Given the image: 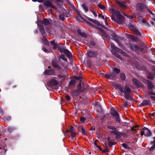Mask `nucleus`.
Wrapping results in <instances>:
<instances>
[{
    "label": "nucleus",
    "mask_w": 155,
    "mask_h": 155,
    "mask_svg": "<svg viewBox=\"0 0 155 155\" xmlns=\"http://www.w3.org/2000/svg\"><path fill=\"white\" fill-rule=\"evenodd\" d=\"M129 47L132 50L139 54H142L143 53H144L147 51V46L146 45L140 47L135 44L130 43Z\"/></svg>",
    "instance_id": "f257e3e1"
},
{
    "label": "nucleus",
    "mask_w": 155,
    "mask_h": 155,
    "mask_svg": "<svg viewBox=\"0 0 155 155\" xmlns=\"http://www.w3.org/2000/svg\"><path fill=\"white\" fill-rule=\"evenodd\" d=\"M113 85L114 86L117 87L120 91L124 93L125 97L126 99H131V97L129 96V94L131 93V90L129 87L125 86L124 88H123L120 85L114 83H113Z\"/></svg>",
    "instance_id": "f03ea898"
},
{
    "label": "nucleus",
    "mask_w": 155,
    "mask_h": 155,
    "mask_svg": "<svg viewBox=\"0 0 155 155\" xmlns=\"http://www.w3.org/2000/svg\"><path fill=\"white\" fill-rule=\"evenodd\" d=\"M111 47L112 48L111 51L112 54L118 58H122V57H120L117 53H120L127 57H129V56L125 52L116 47L113 43L111 44Z\"/></svg>",
    "instance_id": "7ed1b4c3"
},
{
    "label": "nucleus",
    "mask_w": 155,
    "mask_h": 155,
    "mask_svg": "<svg viewBox=\"0 0 155 155\" xmlns=\"http://www.w3.org/2000/svg\"><path fill=\"white\" fill-rule=\"evenodd\" d=\"M58 50L61 53L63 52L66 54V56L68 58H72L73 57L71 53L65 48H61L60 46L58 47Z\"/></svg>",
    "instance_id": "20e7f679"
},
{
    "label": "nucleus",
    "mask_w": 155,
    "mask_h": 155,
    "mask_svg": "<svg viewBox=\"0 0 155 155\" xmlns=\"http://www.w3.org/2000/svg\"><path fill=\"white\" fill-rule=\"evenodd\" d=\"M151 131L147 128L144 127L141 130V134L142 136L144 135L146 136L150 137L151 135Z\"/></svg>",
    "instance_id": "39448f33"
},
{
    "label": "nucleus",
    "mask_w": 155,
    "mask_h": 155,
    "mask_svg": "<svg viewBox=\"0 0 155 155\" xmlns=\"http://www.w3.org/2000/svg\"><path fill=\"white\" fill-rule=\"evenodd\" d=\"M116 76V74L114 72L109 73L105 75V77L106 78L111 80L114 79Z\"/></svg>",
    "instance_id": "423d86ee"
},
{
    "label": "nucleus",
    "mask_w": 155,
    "mask_h": 155,
    "mask_svg": "<svg viewBox=\"0 0 155 155\" xmlns=\"http://www.w3.org/2000/svg\"><path fill=\"white\" fill-rule=\"evenodd\" d=\"M146 8V5L142 3H138L136 6L137 10L141 12L142 11L143 9Z\"/></svg>",
    "instance_id": "0eeeda50"
},
{
    "label": "nucleus",
    "mask_w": 155,
    "mask_h": 155,
    "mask_svg": "<svg viewBox=\"0 0 155 155\" xmlns=\"http://www.w3.org/2000/svg\"><path fill=\"white\" fill-rule=\"evenodd\" d=\"M110 113L112 115L116 117L117 120V121L119 122L120 121V119L119 114L114 109H112L111 110Z\"/></svg>",
    "instance_id": "6e6552de"
},
{
    "label": "nucleus",
    "mask_w": 155,
    "mask_h": 155,
    "mask_svg": "<svg viewBox=\"0 0 155 155\" xmlns=\"http://www.w3.org/2000/svg\"><path fill=\"white\" fill-rule=\"evenodd\" d=\"M117 22L119 24L123 23L124 21V17L122 15L120 14L117 16Z\"/></svg>",
    "instance_id": "1a4fd4ad"
},
{
    "label": "nucleus",
    "mask_w": 155,
    "mask_h": 155,
    "mask_svg": "<svg viewBox=\"0 0 155 155\" xmlns=\"http://www.w3.org/2000/svg\"><path fill=\"white\" fill-rule=\"evenodd\" d=\"M44 5L45 7H50L55 9L56 8L52 4L51 2L49 0H46L44 3Z\"/></svg>",
    "instance_id": "9d476101"
},
{
    "label": "nucleus",
    "mask_w": 155,
    "mask_h": 155,
    "mask_svg": "<svg viewBox=\"0 0 155 155\" xmlns=\"http://www.w3.org/2000/svg\"><path fill=\"white\" fill-rule=\"evenodd\" d=\"M144 79V81H143L144 82L145 84H147V87L149 89H151L152 88H155L154 87H155L153 85L152 83L149 80H146L145 79Z\"/></svg>",
    "instance_id": "9b49d317"
},
{
    "label": "nucleus",
    "mask_w": 155,
    "mask_h": 155,
    "mask_svg": "<svg viewBox=\"0 0 155 155\" xmlns=\"http://www.w3.org/2000/svg\"><path fill=\"white\" fill-rule=\"evenodd\" d=\"M87 54L88 57L89 58H94L97 55V53L94 51H89Z\"/></svg>",
    "instance_id": "f8f14e48"
},
{
    "label": "nucleus",
    "mask_w": 155,
    "mask_h": 155,
    "mask_svg": "<svg viewBox=\"0 0 155 155\" xmlns=\"http://www.w3.org/2000/svg\"><path fill=\"white\" fill-rule=\"evenodd\" d=\"M111 132L115 134L116 135V138H120L122 136H123V134L122 133L118 131L117 130H113Z\"/></svg>",
    "instance_id": "ddd939ff"
},
{
    "label": "nucleus",
    "mask_w": 155,
    "mask_h": 155,
    "mask_svg": "<svg viewBox=\"0 0 155 155\" xmlns=\"http://www.w3.org/2000/svg\"><path fill=\"white\" fill-rule=\"evenodd\" d=\"M84 63L86 66L90 67L91 66V61L90 59H84Z\"/></svg>",
    "instance_id": "4468645a"
},
{
    "label": "nucleus",
    "mask_w": 155,
    "mask_h": 155,
    "mask_svg": "<svg viewBox=\"0 0 155 155\" xmlns=\"http://www.w3.org/2000/svg\"><path fill=\"white\" fill-rule=\"evenodd\" d=\"M133 83L139 87H142L143 86V84L137 80L133 78L132 80Z\"/></svg>",
    "instance_id": "2eb2a0df"
},
{
    "label": "nucleus",
    "mask_w": 155,
    "mask_h": 155,
    "mask_svg": "<svg viewBox=\"0 0 155 155\" xmlns=\"http://www.w3.org/2000/svg\"><path fill=\"white\" fill-rule=\"evenodd\" d=\"M52 21L51 19L44 18L43 21V23L45 25H50Z\"/></svg>",
    "instance_id": "dca6fc26"
},
{
    "label": "nucleus",
    "mask_w": 155,
    "mask_h": 155,
    "mask_svg": "<svg viewBox=\"0 0 155 155\" xmlns=\"http://www.w3.org/2000/svg\"><path fill=\"white\" fill-rule=\"evenodd\" d=\"M69 131L71 133V137H74L76 135V133L74 128L72 126L70 127Z\"/></svg>",
    "instance_id": "f3484780"
},
{
    "label": "nucleus",
    "mask_w": 155,
    "mask_h": 155,
    "mask_svg": "<svg viewBox=\"0 0 155 155\" xmlns=\"http://www.w3.org/2000/svg\"><path fill=\"white\" fill-rule=\"evenodd\" d=\"M150 101L149 100H144L140 104V106H146L150 104Z\"/></svg>",
    "instance_id": "a211bd4d"
},
{
    "label": "nucleus",
    "mask_w": 155,
    "mask_h": 155,
    "mask_svg": "<svg viewBox=\"0 0 155 155\" xmlns=\"http://www.w3.org/2000/svg\"><path fill=\"white\" fill-rule=\"evenodd\" d=\"M79 87L78 89V91L80 92L84 91L85 89L84 87V84L82 83H81L80 82L79 84Z\"/></svg>",
    "instance_id": "6ab92c4d"
},
{
    "label": "nucleus",
    "mask_w": 155,
    "mask_h": 155,
    "mask_svg": "<svg viewBox=\"0 0 155 155\" xmlns=\"http://www.w3.org/2000/svg\"><path fill=\"white\" fill-rule=\"evenodd\" d=\"M109 10L111 11L113 14L117 16L120 14L119 12L116 10L115 9L113 8H110L109 9Z\"/></svg>",
    "instance_id": "aec40b11"
},
{
    "label": "nucleus",
    "mask_w": 155,
    "mask_h": 155,
    "mask_svg": "<svg viewBox=\"0 0 155 155\" xmlns=\"http://www.w3.org/2000/svg\"><path fill=\"white\" fill-rule=\"evenodd\" d=\"M109 10L111 11L113 14L117 16L120 14L119 12L116 10L115 9L113 8H110L109 9Z\"/></svg>",
    "instance_id": "412c9836"
},
{
    "label": "nucleus",
    "mask_w": 155,
    "mask_h": 155,
    "mask_svg": "<svg viewBox=\"0 0 155 155\" xmlns=\"http://www.w3.org/2000/svg\"><path fill=\"white\" fill-rule=\"evenodd\" d=\"M116 2L121 8L123 9L126 8V6L123 3L117 0L116 1Z\"/></svg>",
    "instance_id": "4be33fe9"
},
{
    "label": "nucleus",
    "mask_w": 155,
    "mask_h": 155,
    "mask_svg": "<svg viewBox=\"0 0 155 155\" xmlns=\"http://www.w3.org/2000/svg\"><path fill=\"white\" fill-rule=\"evenodd\" d=\"M54 73L53 70L51 69L50 70H46L45 71V74L51 75L54 74Z\"/></svg>",
    "instance_id": "5701e85b"
},
{
    "label": "nucleus",
    "mask_w": 155,
    "mask_h": 155,
    "mask_svg": "<svg viewBox=\"0 0 155 155\" xmlns=\"http://www.w3.org/2000/svg\"><path fill=\"white\" fill-rule=\"evenodd\" d=\"M54 78H56L55 77L54 78L50 81L51 84L53 86L57 85L58 84V81L55 80Z\"/></svg>",
    "instance_id": "b1692460"
},
{
    "label": "nucleus",
    "mask_w": 155,
    "mask_h": 155,
    "mask_svg": "<svg viewBox=\"0 0 155 155\" xmlns=\"http://www.w3.org/2000/svg\"><path fill=\"white\" fill-rule=\"evenodd\" d=\"M143 22H141L140 24H141L142 26L143 27L145 28H147L150 26V25L149 23L148 22L146 21L145 20L144 21H143Z\"/></svg>",
    "instance_id": "393cba45"
},
{
    "label": "nucleus",
    "mask_w": 155,
    "mask_h": 155,
    "mask_svg": "<svg viewBox=\"0 0 155 155\" xmlns=\"http://www.w3.org/2000/svg\"><path fill=\"white\" fill-rule=\"evenodd\" d=\"M77 32L79 35L81 36L84 37H86L87 36V34L83 31H81L80 30H77Z\"/></svg>",
    "instance_id": "a878e982"
},
{
    "label": "nucleus",
    "mask_w": 155,
    "mask_h": 155,
    "mask_svg": "<svg viewBox=\"0 0 155 155\" xmlns=\"http://www.w3.org/2000/svg\"><path fill=\"white\" fill-rule=\"evenodd\" d=\"M134 65L136 67V68L138 69L141 70H144L146 69V68L144 66H140L137 64L136 65V64H134Z\"/></svg>",
    "instance_id": "bb28decb"
},
{
    "label": "nucleus",
    "mask_w": 155,
    "mask_h": 155,
    "mask_svg": "<svg viewBox=\"0 0 155 155\" xmlns=\"http://www.w3.org/2000/svg\"><path fill=\"white\" fill-rule=\"evenodd\" d=\"M51 43L54 49H56L57 48H58V47L59 46H57L56 44L55 43V41L54 40H53L51 41Z\"/></svg>",
    "instance_id": "cd10ccee"
},
{
    "label": "nucleus",
    "mask_w": 155,
    "mask_h": 155,
    "mask_svg": "<svg viewBox=\"0 0 155 155\" xmlns=\"http://www.w3.org/2000/svg\"><path fill=\"white\" fill-rule=\"evenodd\" d=\"M39 28L41 34L43 36H44L46 34V33L44 27H41V28Z\"/></svg>",
    "instance_id": "c85d7f7f"
},
{
    "label": "nucleus",
    "mask_w": 155,
    "mask_h": 155,
    "mask_svg": "<svg viewBox=\"0 0 155 155\" xmlns=\"http://www.w3.org/2000/svg\"><path fill=\"white\" fill-rule=\"evenodd\" d=\"M138 18L140 23L143 22V21H144L145 20V19L143 18V16L140 15L138 16Z\"/></svg>",
    "instance_id": "c756f323"
},
{
    "label": "nucleus",
    "mask_w": 155,
    "mask_h": 155,
    "mask_svg": "<svg viewBox=\"0 0 155 155\" xmlns=\"http://www.w3.org/2000/svg\"><path fill=\"white\" fill-rule=\"evenodd\" d=\"M81 6L83 8L85 12H87L88 11V8L87 6L85 4H83Z\"/></svg>",
    "instance_id": "7c9ffc66"
},
{
    "label": "nucleus",
    "mask_w": 155,
    "mask_h": 155,
    "mask_svg": "<svg viewBox=\"0 0 155 155\" xmlns=\"http://www.w3.org/2000/svg\"><path fill=\"white\" fill-rule=\"evenodd\" d=\"M134 33L137 35H138L139 36H141V34L140 32L138 31V30L136 29H134Z\"/></svg>",
    "instance_id": "2f4dec72"
},
{
    "label": "nucleus",
    "mask_w": 155,
    "mask_h": 155,
    "mask_svg": "<svg viewBox=\"0 0 155 155\" xmlns=\"http://www.w3.org/2000/svg\"><path fill=\"white\" fill-rule=\"evenodd\" d=\"M88 19L89 21H90L98 25V23L99 22L98 21L94 20L93 19H91V18H88Z\"/></svg>",
    "instance_id": "473e14b6"
},
{
    "label": "nucleus",
    "mask_w": 155,
    "mask_h": 155,
    "mask_svg": "<svg viewBox=\"0 0 155 155\" xmlns=\"http://www.w3.org/2000/svg\"><path fill=\"white\" fill-rule=\"evenodd\" d=\"M37 25L39 26V28H41V27H43V21H37Z\"/></svg>",
    "instance_id": "72a5a7b5"
},
{
    "label": "nucleus",
    "mask_w": 155,
    "mask_h": 155,
    "mask_svg": "<svg viewBox=\"0 0 155 155\" xmlns=\"http://www.w3.org/2000/svg\"><path fill=\"white\" fill-rule=\"evenodd\" d=\"M120 78L122 80H124L125 79V74L123 73L120 74Z\"/></svg>",
    "instance_id": "f704fd0d"
},
{
    "label": "nucleus",
    "mask_w": 155,
    "mask_h": 155,
    "mask_svg": "<svg viewBox=\"0 0 155 155\" xmlns=\"http://www.w3.org/2000/svg\"><path fill=\"white\" fill-rule=\"evenodd\" d=\"M59 18L60 20L62 21H64L65 19L64 14H61L59 15Z\"/></svg>",
    "instance_id": "c9c22d12"
},
{
    "label": "nucleus",
    "mask_w": 155,
    "mask_h": 155,
    "mask_svg": "<svg viewBox=\"0 0 155 155\" xmlns=\"http://www.w3.org/2000/svg\"><path fill=\"white\" fill-rule=\"evenodd\" d=\"M147 78L150 79H153L154 78V76L152 74H149Z\"/></svg>",
    "instance_id": "e433bc0d"
},
{
    "label": "nucleus",
    "mask_w": 155,
    "mask_h": 155,
    "mask_svg": "<svg viewBox=\"0 0 155 155\" xmlns=\"http://www.w3.org/2000/svg\"><path fill=\"white\" fill-rule=\"evenodd\" d=\"M131 38L134 41H137V37L133 35H132L131 36Z\"/></svg>",
    "instance_id": "4c0bfd02"
},
{
    "label": "nucleus",
    "mask_w": 155,
    "mask_h": 155,
    "mask_svg": "<svg viewBox=\"0 0 155 155\" xmlns=\"http://www.w3.org/2000/svg\"><path fill=\"white\" fill-rule=\"evenodd\" d=\"M114 71H115L116 73H119L120 71V70L119 69L115 68L114 69Z\"/></svg>",
    "instance_id": "58836bf2"
},
{
    "label": "nucleus",
    "mask_w": 155,
    "mask_h": 155,
    "mask_svg": "<svg viewBox=\"0 0 155 155\" xmlns=\"http://www.w3.org/2000/svg\"><path fill=\"white\" fill-rule=\"evenodd\" d=\"M98 7L101 9L104 10L105 8V7L103 5H102L101 4H98Z\"/></svg>",
    "instance_id": "ea45409f"
},
{
    "label": "nucleus",
    "mask_w": 155,
    "mask_h": 155,
    "mask_svg": "<svg viewBox=\"0 0 155 155\" xmlns=\"http://www.w3.org/2000/svg\"><path fill=\"white\" fill-rule=\"evenodd\" d=\"M112 34H111V36L114 38V39H115V38H117V35L113 31H111Z\"/></svg>",
    "instance_id": "a19ab883"
},
{
    "label": "nucleus",
    "mask_w": 155,
    "mask_h": 155,
    "mask_svg": "<svg viewBox=\"0 0 155 155\" xmlns=\"http://www.w3.org/2000/svg\"><path fill=\"white\" fill-rule=\"evenodd\" d=\"M108 127L110 129L113 130H116V128L113 126H108Z\"/></svg>",
    "instance_id": "79ce46f5"
},
{
    "label": "nucleus",
    "mask_w": 155,
    "mask_h": 155,
    "mask_svg": "<svg viewBox=\"0 0 155 155\" xmlns=\"http://www.w3.org/2000/svg\"><path fill=\"white\" fill-rule=\"evenodd\" d=\"M46 30L48 33L49 34H51V31L50 29L49 28L46 27Z\"/></svg>",
    "instance_id": "37998d69"
},
{
    "label": "nucleus",
    "mask_w": 155,
    "mask_h": 155,
    "mask_svg": "<svg viewBox=\"0 0 155 155\" xmlns=\"http://www.w3.org/2000/svg\"><path fill=\"white\" fill-rule=\"evenodd\" d=\"M129 27L130 29L132 30L133 29V31H134V29H135L134 27V26L132 25V24H130L129 25Z\"/></svg>",
    "instance_id": "c03bdc74"
},
{
    "label": "nucleus",
    "mask_w": 155,
    "mask_h": 155,
    "mask_svg": "<svg viewBox=\"0 0 155 155\" xmlns=\"http://www.w3.org/2000/svg\"><path fill=\"white\" fill-rule=\"evenodd\" d=\"M82 78L81 76H75L74 77V79L77 80H80Z\"/></svg>",
    "instance_id": "a18cd8bd"
},
{
    "label": "nucleus",
    "mask_w": 155,
    "mask_h": 155,
    "mask_svg": "<svg viewBox=\"0 0 155 155\" xmlns=\"http://www.w3.org/2000/svg\"><path fill=\"white\" fill-rule=\"evenodd\" d=\"M91 12H92V13H93V14H94V15L95 16V17H97V15L96 13V12H95V11L94 9H91Z\"/></svg>",
    "instance_id": "49530a36"
},
{
    "label": "nucleus",
    "mask_w": 155,
    "mask_h": 155,
    "mask_svg": "<svg viewBox=\"0 0 155 155\" xmlns=\"http://www.w3.org/2000/svg\"><path fill=\"white\" fill-rule=\"evenodd\" d=\"M81 131H82V133L83 135H86V131L83 128H82Z\"/></svg>",
    "instance_id": "de8ad7c7"
},
{
    "label": "nucleus",
    "mask_w": 155,
    "mask_h": 155,
    "mask_svg": "<svg viewBox=\"0 0 155 155\" xmlns=\"http://www.w3.org/2000/svg\"><path fill=\"white\" fill-rule=\"evenodd\" d=\"M75 84V82L74 80H71L69 83V84L74 85Z\"/></svg>",
    "instance_id": "09e8293b"
},
{
    "label": "nucleus",
    "mask_w": 155,
    "mask_h": 155,
    "mask_svg": "<svg viewBox=\"0 0 155 155\" xmlns=\"http://www.w3.org/2000/svg\"><path fill=\"white\" fill-rule=\"evenodd\" d=\"M42 49L43 51L45 52L48 53V52H49V51H48V50L46 49V48L44 47L42 48Z\"/></svg>",
    "instance_id": "8fccbe9b"
},
{
    "label": "nucleus",
    "mask_w": 155,
    "mask_h": 155,
    "mask_svg": "<svg viewBox=\"0 0 155 155\" xmlns=\"http://www.w3.org/2000/svg\"><path fill=\"white\" fill-rule=\"evenodd\" d=\"M58 77L60 79L59 81H61L64 79V78L62 76H59Z\"/></svg>",
    "instance_id": "3c124183"
},
{
    "label": "nucleus",
    "mask_w": 155,
    "mask_h": 155,
    "mask_svg": "<svg viewBox=\"0 0 155 155\" xmlns=\"http://www.w3.org/2000/svg\"><path fill=\"white\" fill-rule=\"evenodd\" d=\"M122 146L124 148H127L128 147L127 145L125 143H123L122 144Z\"/></svg>",
    "instance_id": "603ef678"
},
{
    "label": "nucleus",
    "mask_w": 155,
    "mask_h": 155,
    "mask_svg": "<svg viewBox=\"0 0 155 155\" xmlns=\"http://www.w3.org/2000/svg\"><path fill=\"white\" fill-rule=\"evenodd\" d=\"M155 148V146L154 145H153L152 147H150L149 149L150 150L152 151L154 150Z\"/></svg>",
    "instance_id": "864d4df0"
},
{
    "label": "nucleus",
    "mask_w": 155,
    "mask_h": 155,
    "mask_svg": "<svg viewBox=\"0 0 155 155\" xmlns=\"http://www.w3.org/2000/svg\"><path fill=\"white\" fill-rule=\"evenodd\" d=\"M66 99L68 101H69L70 100V97L68 95H67L65 96Z\"/></svg>",
    "instance_id": "5fc2aeb1"
},
{
    "label": "nucleus",
    "mask_w": 155,
    "mask_h": 155,
    "mask_svg": "<svg viewBox=\"0 0 155 155\" xmlns=\"http://www.w3.org/2000/svg\"><path fill=\"white\" fill-rule=\"evenodd\" d=\"M111 19L112 20H113L114 21L117 22V19H116L115 18L114 16L112 15L111 17Z\"/></svg>",
    "instance_id": "6e6d98bb"
},
{
    "label": "nucleus",
    "mask_w": 155,
    "mask_h": 155,
    "mask_svg": "<svg viewBox=\"0 0 155 155\" xmlns=\"http://www.w3.org/2000/svg\"><path fill=\"white\" fill-rule=\"evenodd\" d=\"M85 120V118L84 117H81L80 119V120L82 122H84Z\"/></svg>",
    "instance_id": "4d7b16f0"
},
{
    "label": "nucleus",
    "mask_w": 155,
    "mask_h": 155,
    "mask_svg": "<svg viewBox=\"0 0 155 155\" xmlns=\"http://www.w3.org/2000/svg\"><path fill=\"white\" fill-rule=\"evenodd\" d=\"M91 45L92 46H94L95 45V42L93 41H91L90 43Z\"/></svg>",
    "instance_id": "13d9d810"
},
{
    "label": "nucleus",
    "mask_w": 155,
    "mask_h": 155,
    "mask_svg": "<svg viewBox=\"0 0 155 155\" xmlns=\"http://www.w3.org/2000/svg\"><path fill=\"white\" fill-rule=\"evenodd\" d=\"M46 41H44V44L48 46L49 45V43L48 40H46Z\"/></svg>",
    "instance_id": "bf43d9fd"
},
{
    "label": "nucleus",
    "mask_w": 155,
    "mask_h": 155,
    "mask_svg": "<svg viewBox=\"0 0 155 155\" xmlns=\"http://www.w3.org/2000/svg\"><path fill=\"white\" fill-rule=\"evenodd\" d=\"M119 45L122 48H124V46L122 44L119 42H118Z\"/></svg>",
    "instance_id": "052dcab7"
},
{
    "label": "nucleus",
    "mask_w": 155,
    "mask_h": 155,
    "mask_svg": "<svg viewBox=\"0 0 155 155\" xmlns=\"http://www.w3.org/2000/svg\"><path fill=\"white\" fill-rule=\"evenodd\" d=\"M7 130H8V131L10 132H11L12 130V129L10 127H8L7 128Z\"/></svg>",
    "instance_id": "680f3d73"
},
{
    "label": "nucleus",
    "mask_w": 155,
    "mask_h": 155,
    "mask_svg": "<svg viewBox=\"0 0 155 155\" xmlns=\"http://www.w3.org/2000/svg\"><path fill=\"white\" fill-rule=\"evenodd\" d=\"M99 16L100 17H101L102 19H104V15H102L101 14H100L99 15Z\"/></svg>",
    "instance_id": "e2e57ef3"
},
{
    "label": "nucleus",
    "mask_w": 155,
    "mask_h": 155,
    "mask_svg": "<svg viewBox=\"0 0 155 155\" xmlns=\"http://www.w3.org/2000/svg\"><path fill=\"white\" fill-rule=\"evenodd\" d=\"M52 65H53V66L54 67L58 68V65H57V64H54L53 63V62H52Z\"/></svg>",
    "instance_id": "0e129e2a"
},
{
    "label": "nucleus",
    "mask_w": 155,
    "mask_h": 155,
    "mask_svg": "<svg viewBox=\"0 0 155 155\" xmlns=\"http://www.w3.org/2000/svg\"><path fill=\"white\" fill-rule=\"evenodd\" d=\"M101 26L106 30H107L108 29V28L107 27L105 26L104 25H102Z\"/></svg>",
    "instance_id": "69168bd1"
},
{
    "label": "nucleus",
    "mask_w": 155,
    "mask_h": 155,
    "mask_svg": "<svg viewBox=\"0 0 155 155\" xmlns=\"http://www.w3.org/2000/svg\"><path fill=\"white\" fill-rule=\"evenodd\" d=\"M128 104L127 102H126L123 104V105L124 107H127Z\"/></svg>",
    "instance_id": "338daca9"
},
{
    "label": "nucleus",
    "mask_w": 155,
    "mask_h": 155,
    "mask_svg": "<svg viewBox=\"0 0 155 155\" xmlns=\"http://www.w3.org/2000/svg\"><path fill=\"white\" fill-rule=\"evenodd\" d=\"M151 98L154 101H155V97L153 96H151Z\"/></svg>",
    "instance_id": "774afa93"
}]
</instances>
